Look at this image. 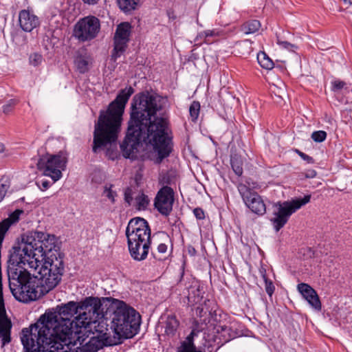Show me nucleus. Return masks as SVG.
I'll use <instances>...</instances> for the list:
<instances>
[{"label":"nucleus","instance_id":"nucleus-52","mask_svg":"<svg viewBox=\"0 0 352 352\" xmlns=\"http://www.w3.org/2000/svg\"><path fill=\"white\" fill-rule=\"evenodd\" d=\"M84 3L88 5H95L97 4L99 0H82Z\"/></svg>","mask_w":352,"mask_h":352},{"label":"nucleus","instance_id":"nucleus-11","mask_svg":"<svg viewBox=\"0 0 352 352\" xmlns=\"http://www.w3.org/2000/svg\"><path fill=\"white\" fill-rule=\"evenodd\" d=\"M100 28L99 19L94 16H88L78 21L74 28V35L81 41L94 38Z\"/></svg>","mask_w":352,"mask_h":352},{"label":"nucleus","instance_id":"nucleus-18","mask_svg":"<svg viewBox=\"0 0 352 352\" xmlns=\"http://www.w3.org/2000/svg\"><path fill=\"white\" fill-rule=\"evenodd\" d=\"M84 342L80 344L82 346V352H97L104 346H114L121 343L120 341L116 340V337H102L96 335H93L87 342L85 344Z\"/></svg>","mask_w":352,"mask_h":352},{"label":"nucleus","instance_id":"nucleus-49","mask_svg":"<svg viewBox=\"0 0 352 352\" xmlns=\"http://www.w3.org/2000/svg\"><path fill=\"white\" fill-rule=\"evenodd\" d=\"M50 183L49 181H47V180H42L41 186H38V188L41 190H47L50 187Z\"/></svg>","mask_w":352,"mask_h":352},{"label":"nucleus","instance_id":"nucleus-3","mask_svg":"<svg viewBox=\"0 0 352 352\" xmlns=\"http://www.w3.org/2000/svg\"><path fill=\"white\" fill-rule=\"evenodd\" d=\"M133 93L134 89L131 86L121 89L107 110L100 111L98 121L94 125V153L106 149V155L110 160H113L117 157V140L121 129L122 116L125 106Z\"/></svg>","mask_w":352,"mask_h":352},{"label":"nucleus","instance_id":"nucleus-41","mask_svg":"<svg viewBox=\"0 0 352 352\" xmlns=\"http://www.w3.org/2000/svg\"><path fill=\"white\" fill-rule=\"evenodd\" d=\"M346 83L344 81L336 80L332 82L331 90L334 92L338 91L343 89Z\"/></svg>","mask_w":352,"mask_h":352},{"label":"nucleus","instance_id":"nucleus-4","mask_svg":"<svg viewBox=\"0 0 352 352\" xmlns=\"http://www.w3.org/2000/svg\"><path fill=\"white\" fill-rule=\"evenodd\" d=\"M126 236L131 256L137 261L146 258L151 244V228L142 217L131 219L126 228Z\"/></svg>","mask_w":352,"mask_h":352},{"label":"nucleus","instance_id":"nucleus-15","mask_svg":"<svg viewBox=\"0 0 352 352\" xmlns=\"http://www.w3.org/2000/svg\"><path fill=\"white\" fill-rule=\"evenodd\" d=\"M173 202L174 191L173 188L164 186L157 192L154 206L160 214L167 217L173 210Z\"/></svg>","mask_w":352,"mask_h":352},{"label":"nucleus","instance_id":"nucleus-28","mask_svg":"<svg viewBox=\"0 0 352 352\" xmlns=\"http://www.w3.org/2000/svg\"><path fill=\"white\" fill-rule=\"evenodd\" d=\"M142 0H117L122 10L129 12L136 9Z\"/></svg>","mask_w":352,"mask_h":352},{"label":"nucleus","instance_id":"nucleus-37","mask_svg":"<svg viewBox=\"0 0 352 352\" xmlns=\"http://www.w3.org/2000/svg\"><path fill=\"white\" fill-rule=\"evenodd\" d=\"M311 139L316 142H322L327 138V133L324 131H316L311 133Z\"/></svg>","mask_w":352,"mask_h":352},{"label":"nucleus","instance_id":"nucleus-50","mask_svg":"<svg viewBox=\"0 0 352 352\" xmlns=\"http://www.w3.org/2000/svg\"><path fill=\"white\" fill-rule=\"evenodd\" d=\"M305 176L306 178H314L316 176V171L315 170H308L305 172Z\"/></svg>","mask_w":352,"mask_h":352},{"label":"nucleus","instance_id":"nucleus-14","mask_svg":"<svg viewBox=\"0 0 352 352\" xmlns=\"http://www.w3.org/2000/svg\"><path fill=\"white\" fill-rule=\"evenodd\" d=\"M179 284L184 285L188 292V303L190 306L201 304L203 299V294L200 289V285L197 280L192 276L184 278V267H182L181 278Z\"/></svg>","mask_w":352,"mask_h":352},{"label":"nucleus","instance_id":"nucleus-54","mask_svg":"<svg viewBox=\"0 0 352 352\" xmlns=\"http://www.w3.org/2000/svg\"><path fill=\"white\" fill-rule=\"evenodd\" d=\"M345 4H348L349 6L352 5V0H343Z\"/></svg>","mask_w":352,"mask_h":352},{"label":"nucleus","instance_id":"nucleus-39","mask_svg":"<svg viewBox=\"0 0 352 352\" xmlns=\"http://www.w3.org/2000/svg\"><path fill=\"white\" fill-rule=\"evenodd\" d=\"M43 61V56L38 53H33L29 57V62L31 65L37 67L41 64Z\"/></svg>","mask_w":352,"mask_h":352},{"label":"nucleus","instance_id":"nucleus-51","mask_svg":"<svg viewBox=\"0 0 352 352\" xmlns=\"http://www.w3.org/2000/svg\"><path fill=\"white\" fill-rule=\"evenodd\" d=\"M167 16L170 20L174 21L176 19L177 16L175 14V12L170 9L166 11Z\"/></svg>","mask_w":352,"mask_h":352},{"label":"nucleus","instance_id":"nucleus-31","mask_svg":"<svg viewBox=\"0 0 352 352\" xmlns=\"http://www.w3.org/2000/svg\"><path fill=\"white\" fill-rule=\"evenodd\" d=\"M238 190L245 203L251 199L253 195L256 194V192L252 191L246 185L242 184L238 186Z\"/></svg>","mask_w":352,"mask_h":352},{"label":"nucleus","instance_id":"nucleus-17","mask_svg":"<svg viewBox=\"0 0 352 352\" xmlns=\"http://www.w3.org/2000/svg\"><path fill=\"white\" fill-rule=\"evenodd\" d=\"M44 236L45 232L34 230L28 231L21 235L20 242L25 245V248H27L28 253L36 261L37 260L36 256L39 255L40 251L38 243L44 239Z\"/></svg>","mask_w":352,"mask_h":352},{"label":"nucleus","instance_id":"nucleus-19","mask_svg":"<svg viewBox=\"0 0 352 352\" xmlns=\"http://www.w3.org/2000/svg\"><path fill=\"white\" fill-rule=\"evenodd\" d=\"M10 290L19 287L23 283H27L30 279L35 280V276L32 275L23 267L14 268V267H7Z\"/></svg>","mask_w":352,"mask_h":352},{"label":"nucleus","instance_id":"nucleus-8","mask_svg":"<svg viewBox=\"0 0 352 352\" xmlns=\"http://www.w3.org/2000/svg\"><path fill=\"white\" fill-rule=\"evenodd\" d=\"M311 195H306L302 198H296L291 201H278L274 207L276 209L274 211V217L270 219L276 232H278L287 223L289 217L308 204L311 200Z\"/></svg>","mask_w":352,"mask_h":352},{"label":"nucleus","instance_id":"nucleus-27","mask_svg":"<svg viewBox=\"0 0 352 352\" xmlns=\"http://www.w3.org/2000/svg\"><path fill=\"white\" fill-rule=\"evenodd\" d=\"M261 28L260 21L258 20H250L244 23L241 26V30L245 34H253L257 32Z\"/></svg>","mask_w":352,"mask_h":352},{"label":"nucleus","instance_id":"nucleus-24","mask_svg":"<svg viewBox=\"0 0 352 352\" xmlns=\"http://www.w3.org/2000/svg\"><path fill=\"white\" fill-rule=\"evenodd\" d=\"M197 336L195 330L192 329L190 333L181 342L177 349V352H202L198 349L194 343L195 336Z\"/></svg>","mask_w":352,"mask_h":352},{"label":"nucleus","instance_id":"nucleus-13","mask_svg":"<svg viewBox=\"0 0 352 352\" xmlns=\"http://www.w3.org/2000/svg\"><path fill=\"white\" fill-rule=\"evenodd\" d=\"M39 254L44 260H54V257L64 258V254L60 252L61 242L54 235L45 233L44 239L38 243Z\"/></svg>","mask_w":352,"mask_h":352},{"label":"nucleus","instance_id":"nucleus-7","mask_svg":"<svg viewBox=\"0 0 352 352\" xmlns=\"http://www.w3.org/2000/svg\"><path fill=\"white\" fill-rule=\"evenodd\" d=\"M64 269V261L62 258L54 257V260H45L38 272L40 294H47L59 284Z\"/></svg>","mask_w":352,"mask_h":352},{"label":"nucleus","instance_id":"nucleus-46","mask_svg":"<svg viewBox=\"0 0 352 352\" xmlns=\"http://www.w3.org/2000/svg\"><path fill=\"white\" fill-rule=\"evenodd\" d=\"M193 213L197 219L201 220L205 218V213L201 208H196L193 210Z\"/></svg>","mask_w":352,"mask_h":352},{"label":"nucleus","instance_id":"nucleus-29","mask_svg":"<svg viewBox=\"0 0 352 352\" xmlns=\"http://www.w3.org/2000/svg\"><path fill=\"white\" fill-rule=\"evenodd\" d=\"M257 60L261 67L265 69H272L274 67L272 60L264 52H260L257 54Z\"/></svg>","mask_w":352,"mask_h":352},{"label":"nucleus","instance_id":"nucleus-23","mask_svg":"<svg viewBox=\"0 0 352 352\" xmlns=\"http://www.w3.org/2000/svg\"><path fill=\"white\" fill-rule=\"evenodd\" d=\"M216 332L219 339L223 344L234 339L239 336V333L232 329L231 327L220 325L216 327Z\"/></svg>","mask_w":352,"mask_h":352},{"label":"nucleus","instance_id":"nucleus-40","mask_svg":"<svg viewBox=\"0 0 352 352\" xmlns=\"http://www.w3.org/2000/svg\"><path fill=\"white\" fill-rule=\"evenodd\" d=\"M17 104V100L15 99H11L8 101V102L3 106V111L4 113H10L14 107Z\"/></svg>","mask_w":352,"mask_h":352},{"label":"nucleus","instance_id":"nucleus-5","mask_svg":"<svg viewBox=\"0 0 352 352\" xmlns=\"http://www.w3.org/2000/svg\"><path fill=\"white\" fill-rule=\"evenodd\" d=\"M140 314L122 300H118L112 314L111 328L117 341L133 338L140 331Z\"/></svg>","mask_w":352,"mask_h":352},{"label":"nucleus","instance_id":"nucleus-43","mask_svg":"<svg viewBox=\"0 0 352 352\" xmlns=\"http://www.w3.org/2000/svg\"><path fill=\"white\" fill-rule=\"evenodd\" d=\"M277 43L282 47L287 49L289 51H294V50L297 48L296 45L292 44L287 41H280L279 39H278Z\"/></svg>","mask_w":352,"mask_h":352},{"label":"nucleus","instance_id":"nucleus-55","mask_svg":"<svg viewBox=\"0 0 352 352\" xmlns=\"http://www.w3.org/2000/svg\"><path fill=\"white\" fill-rule=\"evenodd\" d=\"M4 151V145L1 143H0V153L3 152Z\"/></svg>","mask_w":352,"mask_h":352},{"label":"nucleus","instance_id":"nucleus-12","mask_svg":"<svg viewBox=\"0 0 352 352\" xmlns=\"http://www.w3.org/2000/svg\"><path fill=\"white\" fill-rule=\"evenodd\" d=\"M132 26L129 22H122L118 25L113 36V50L112 57L116 60L126 50L130 40Z\"/></svg>","mask_w":352,"mask_h":352},{"label":"nucleus","instance_id":"nucleus-25","mask_svg":"<svg viewBox=\"0 0 352 352\" xmlns=\"http://www.w3.org/2000/svg\"><path fill=\"white\" fill-rule=\"evenodd\" d=\"M90 58L86 55L79 54L74 58V65L80 74H85L89 69Z\"/></svg>","mask_w":352,"mask_h":352},{"label":"nucleus","instance_id":"nucleus-22","mask_svg":"<svg viewBox=\"0 0 352 352\" xmlns=\"http://www.w3.org/2000/svg\"><path fill=\"white\" fill-rule=\"evenodd\" d=\"M245 204L252 212L258 215H263L266 212L265 204L258 193L253 195V197Z\"/></svg>","mask_w":352,"mask_h":352},{"label":"nucleus","instance_id":"nucleus-30","mask_svg":"<svg viewBox=\"0 0 352 352\" xmlns=\"http://www.w3.org/2000/svg\"><path fill=\"white\" fill-rule=\"evenodd\" d=\"M230 164L232 168L237 176L243 174V161L241 157L237 155H232L230 158Z\"/></svg>","mask_w":352,"mask_h":352},{"label":"nucleus","instance_id":"nucleus-53","mask_svg":"<svg viewBox=\"0 0 352 352\" xmlns=\"http://www.w3.org/2000/svg\"><path fill=\"white\" fill-rule=\"evenodd\" d=\"M188 252H189V254H190V255L193 256V255H195V252H196V250H195V249L194 248H192V247H190V248H188Z\"/></svg>","mask_w":352,"mask_h":352},{"label":"nucleus","instance_id":"nucleus-36","mask_svg":"<svg viewBox=\"0 0 352 352\" xmlns=\"http://www.w3.org/2000/svg\"><path fill=\"white\" fill-rule=\"evenodd\" d=\"M236 47L243 55L249 54L251 50V43L248 40L240 41L236 43Z\"/></svg>","mask_w":352,"mask_h":352},{"label":"nucleus","instance_id":"nucleus-26","mask_svg":"<svg viewBox=\"0 0 352 352\" xmlns=\"http://www.w3.org/2000/svg\"><path fill=\"white\" fill-rule=\"evenodd\" d=\"M179 324V322L175 315H168L164 324L166 334L168 336H174Z\"/></svg>","mask_w":352,"mask_h":352},{"label":"nucleus","instance_id":"nucleus-47","mask_svg":"<svg viewBox=\"0 0 352 352\" xmlns=\"http://www.w3.org/2000/svg\"><path fill=\"white\" fill-rule=\"evenodd\" d=\"M171 182H172V179H171L170 176L167 173L164 174L160 179V184H162L163 185H166L167 186H168V185L171 184Z\"/></svg>","mask_w":352,"mask_h":352},{"label":"nucleus","instance_id":"nucleus-34","mask_svg":"<svg viewBox=\"0 0 352 352\" xmlns=\"http://www.w3.org/2000/svg\"><path fill=\"white\" fill-rule=\"evenodd\" d=\"M200 111V103L197 101H193L189 108L190 118L192 122H196Z\"/></svg>","mask_w":352,"mask_h":352},{"label":"nucleus","instance_id":"nucleus-42","mask_svg":"<svg viewBox=\"0 0 352 352\" xmlns=\"http://www.w3.org/2000/svg\"><path fill=\"white\" fill-rule=\"evenodd\" d=\"M124 197L125 202L127 203L129 206H130L131 204V201H133V190L130 187H127L124 190Z\"/></svg>","mask_w":352,"mask_h":352},{"label":"nucleus","instance_id":"nucleus-45","mask_svg":"<svg viewBox=\"0 0 352 352\" xmlns=\"http://www.w3.org/2000/svg\"><path fill=\"white\" fill-rule=\"evenodd\" d=\"M296 153L298 155L305 161H306L309 164H313L314 162V160L312 157L307 155L306 153L299 151L296 150Z\"/></svg>","mask_w":352,"mask_h":352},{"label":"nucleus","instance_id":"nucleus-35","mask_svg":"<svg viewBox=\"0 0 352 352\" xmlns=\"http://www.w3.org/2000/svg\"><path fill=\"white\" fill-rule=\"evenodd\" d=\"M262 277L265 282V291L267 294L269 295V296L271 297L275 290V287L273 284V282L267 277L265 271L264 272H262Z\"/></svg>","mask_w":352,"mask_h":352},{"label":"nucleus","instance_id":"nucleus-44","mask_svg":"<svg viewBox=\"0 0 352 352\" xmlns=\"http://www.w3.org/2000/svg\"><path fill=\"white\" fill-rule=\"evenodd\" d=\"M9 185L6 183H2V179L0 180V202L3 199L8 190Z\"/></svg>","mask_w":352,"mask_h":352},{"label":"nucleus","instance_id":"nucleus-32","mask_svg":"<svg viewBox=\"0 0 352 352\" xmlns=\"http://www.w3.org/2000/svg\"><path fill=\"white\" fill-rule=\"evenodd\" d=\"M135 202L136 209L138 210H144L146 209L149 204V199L146 195H145L144 193H142L135 197Z\"/></svg>","mask_w":352,"mask_h":352},{"label":"nucleus","instance_id":"nucleus-2","mask_svg":"<svg viewBox=\"0 0 352 352\" xmlns=\"http://www.w3.org/2000/svg\"><path fill=\"white\" fill-rule=\"evenodd\" d=\"M162 98L149 92L134 96L126 135L120 144L122 155L135 160L141 142L153 147L155 164H161L173 151V136L166 119L156 116L162 109Z\"/></svg>","mask_w":352,"mask_h":352},{"label":"nucleus","instance_id":"nucleus-1","mask_svg":"<svg viewBox=\"0 0 352 352\" xmlns=\"http://www.w3.org/2000/svg\"><path fill=\"white\" fill-rule=\"evenodd\" d=\"M102 306L98 297H86L79 302L69 301L47 310L38 320L21 331L24 352H69L76 346L78 316L82 312L96 313Z\"/></svg>","mask_w":352,"mask_h":352},{"label":"nucleus","instance_id":"nucleus-6","mask_svg":"<svg viewBox=\"0 0 352 352\" xmlns=\"http://www.w3.org/2000/svg\"><path fill=\"white\" fill-rule=\"evenodd\" d=\"M102 316V307L96 313L87 311L80 313L76 318V325H80L78 331H76L75 343L82 344L86 338L90 335H96L102 337H111L107 333V324L103 321L98 319Z\"/></svg>","mask_w":352,"mask_h":352},{"label":"nucleus","instance_id":"nucleus-56","mask_svg":"<svg viewBox=\"0 0 352 352\" xmlns=\"http://www.w3.org/2000/svg\"><path fill=\"white\" fill-rule=\"evenodd\" d=\"M199 313L200 316H201V312L203 311V309H200L199 307L197 308V312Z\"/></svg>","mask_w":352,"mask_h":352},{"label":"nucleus","instance_id":"nucleus-16","mask_svg":"<svg viewBox=\"0 0 352 352\" xmlns=\"http://www.w3.org/2000/svg\"><path fill=\"white\" fill-rule=\"evenodd\" d=\"M25 245L17 241L8 252V266L14 267V268L22 267L21 264L25 265V263H30V259L32 258L30 254L28 253Z\"/></svg>","mask_w":352,"mask_h":352},{"label":"nucleus","instance_id":"nucleus-38","mask_svg":"<svg viewBox=\"0 0 352 352\" xmlns=\"http://www.w3.org/2000/svg\"><path fill=\"white\" fill-rule=\"evenodd\" d=\"M112 187V184H110L109 186L106 185L104 188L103 195H104L112 204H114L116 201L115 197L117 196V193L111 190Z\"/></svg>","mask_w":352,"mask_h":352},{"label":"nucleus","instance_id":"nucleus-10","mask_svg":"<svg viewBox=\"0 0 352 352\" xmlns=\"http://www.w3.org/2000/svg\"><path fill=\"white\" fill-rule=\"evenodd\" d=\"M10 292L16 300L23 303L34 301L43 296L40 294L41 288L37 276H35V280L30 279L27 283L12 289Z\"/></svg>","mask_w":352,"mask_h":352},{"label":"nucleus","instance_id":"nucleus-20","mask_svg":"<svg viewBox=\"0 0 352 352\" xmlns=\"http://www.w3.org/2000/svg\"><path fill=\"white\" fill-rule=\"evenodd\" d=\"M297 289L311 307L317 311L321 310L322 305L319 296L309 285L302 283L298 285Z\"/></svg>","mask_w":352,"mask_h":352},{"label":"nucleus","instance_id":"nucleus-48","mask_svg":"<svg viewBox=\"0 0 352 352\" xmlns=\"http://www.w3.org/2000/svg\"><path fill=\"white\" fill-rule=\"evenodd\" d=\"M168 246L165 243H160L157 246V252L160 254H164L166 252Z\"/></svg>","mask_w":352,"mask_h":352},{"label":"nucleus","instance_id":"nucleus-21","mask_svg":"<svg viewBox=\"0 0 352 352\" xmlns=\"http://www.w3.org/2000/svg\"><path fill=\"white\" fill-rule=\"evenodd\" d=\"M19 21L21 29L27 32H30L40 25L38 16L28 10L19 12Z\"/></svg>","mask_w":352,"mask_h":352},{"label":"nucleus","instance_id":"nucleus-33","mask_svg":"<svg viewBox=\"0 0 352 352\" xmlns=\"http://www.w3.org/2000/svg\"><path fill=\"white\" fill-rule=\"evenodd\" d=\"M219 35V32L216 30H208L200 32L197 37V40L204 38L205 43H209L210 41L208 40V37H215Z\"/></svg>","mask_w":352,"mask_h":352},{"label":"nucleus","instance_id":"nucleus-9","mask_svg":"<svg viewBox=\"0 0 352 352\" xmlns=\"http://www.w3.org/2000/svg\"><path fill=\"white\" fill-rule=\"evenodd\" d=\"M67 154L60 151L56 155L47 153L41 156L37 162V168L45 176L50 177L56 182L62 177V170L66 168Z\"/></svg>","mask_w":352,"mask_h":352}]
</instances>
